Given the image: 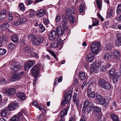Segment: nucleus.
I'll use <instances>...</instances> for the list:
<instances>
[{"label": "nucleus", "mask_w": 121, "mask_h": 121, "mask_svg": "<svg viewBox=\"0 0 121 121\" xmlns=\"http://www.w3.org/2000/svg\"><path fill=\"white\" fill-rule=\"evenodd\" d=\"M7 113L5 110H3L2 111L0 112L1 116L3 117H5L7 116Z\"/></svg>", "instance_id": "obj_38"}, {"label": "nucleus", "mask_w": 121, "mask_h": 121, "mask_svg": "<svg viewBox=\"0 0 121 121\" xmlns=\"http://www.w3.org/2000/svg\"><path fill=\"white\" fill-rule=\"evenodd\" d=\"M31 67L27 63L25 65V69L26 70H29Z\"/></svg>", "instance_id": "obj_59"}, {"label": "nucleus", "mask_w": 121, "mask_h": 121, "mask_svg": "<svg viewBox=\"0 0 121 121\" xmlns=\"http://www.w3.org/2000/svg\"><path fill=\"white\" fill-rule=\"evenodd\" d=\"M6 12L5 10H2L0 13V22L4 21L6 16Z\"/></svg>", "instance_id": "obj_15"}, {"label": "nucleus", "mask_w": 121, "mask_h": 121, "mask_svg": "<svg viewBox=\"0 0 121 121\" xmlns=\"http://www.w3.org/2000/svg\"><path fill=\"white\" fill-rule=\"evenodd\" d=\"M15 46L14 44L13 43L9 44L8 45V47L9 49H13L15 48Z\"/></svg>", "instance_id": "obj_45"}, {"label": "nucleus", "mask_w": 121, "mask_h": 121, "mask_svg": "<svg viewBox=\"0 0 121 121\" xmlns=\"http://www.w3.org/2000/svg\"><path fill=\"white\" fill-rule=\"evenodd\" d=\"M87 95L88 97L90 99L94 98L95 96V92H91V90L90 89H88Z\"/></svg>", "instance_id": "obj_20"}, {"label": "nucleus", "mask_w": 121, "mask_h": 121, "mask_svg": "<svg viewBox=\"0 0 121 121\" xmlns=\"http://www.w3.org/2000/svg\"><path fill=\"white\" fill-rule=\"evenodd\" d=\"M64 31V29L61 28L57 29L56 32L55 30H52L48 34L49 39L50 40L55 41L59 39V36L63 35Z\"/></svg>", "instance_id": "obj_1"}, {"label": "nucleus", "mask_w": 121, "mask_h": 121, "mask_svg": "<svg viewBox=\"0 0 121 121\" xmlns=\"http://www.w3.org/2000/svg\"><path fill=\"white\" fill-rule=\"evenodd\" d=\"M115 71L113 69H112L110 70L109 72V74L110 76H113V74L115 73Z\"/></svg>", "instance_id": "obj_50"}, {"label": "nucleus", "mask_w": 121, "mask_h": 121, "mask_svg": "<svg viewBox=\"0 0 121 121\" xmlns=\"http://www.w3.org/2000/svg\"><path fill=\"white\" fill-rule=\"evenodd\" d=\"M101 63L100 62L96 61L93 62L91 66L90 72L91 73H95L99 72L98 69L101 65Z\"/></svg>", "instance_id": "obj_3"}, {"label": "nucleus", "mask_w": 121, "mask_h": 121, "mask_svg": "<svg viewBox=\"0 0 121 121\" xmlns=\"http://www.w3.org/2000/svg\"><path fill=\"white\" fill-rule=\"evenodd\" d=\"M36 107L39 108V110L41 111L44 109V107L43 106L41 105L39 106V105H36Z\"/></svg>", "instance_id": "obj_53"}, {"label": "nucleus", "mask_w": 121, "mask_h": 121, "mask_svg": "<svg viewBox=\"0 0 121 121\" xmlns=\"http://www.w3.org/2000/svg\"><path fill=\"white\" fill-rule=\"evenodd\" d=\"M111 117L114 121H119V118L116 115L112 114L111 115Z\"/></svg>", "instance_id": "obj_28"}, {"label": "nucleus", "mask_w": 121, "mask_h": 121, "mask_svg": "<svg viewBox=\"0 0 121 121\" xmlns=\"http://www.w3.org/2000/svg\"><path fill=\"white\" fill-rule=\"evenodd\" d=\"M101 69L102 71L104 72L106 70V67L105 65H102L101 68Z\"/></svg>", "instance_id": "obj_62"}, {"label": "nucleus", "mask_w": 121, "mask_h": 121, "mask_svg": "<svg viewBox=\"0 0 121 121\" xmlns=\"http://www.w3.org/2000/svg\"><path fill=\"white\" fill-rule=\"evenodd\" d=\"M26 18L24 17H19L13 23V24L16 26L24 24L26 22Z\"/></svg>", "instance_id": "obj_8"}, {"label": "nucleus", "mask_w": 121, "mask_h": 121, "mask_svg": "<svg viewBox=\"0 0 121 121\" xmlns=\"http://www.w3.org/2000/svg\"><path fill=\"white\" fill-rule=\"evenodd\" d=\"M9 27V26L8 23L7 22H5L1 25L0 27H1V28H2V30H4L8 28Z\"/></svg>", "instance_id": "obj_31"}, {"label": "nucleus", "mask_w": 121, "mask_h": 121, "mask_svg": "<svg viewBox=\"0 0 121 121\" xmlns=\"http://www.w3.org/2000/svg\"><path fill=\"white\" fill-rule=\"evenodd\" d=\"M77 95V94L74 93V95L73 97V102L75 103L76 102V97Z\"/></svg>", "instance_id": "obj_63"}, {"label": "nucleus", "mask_w": 121, "mask_h": 121, "mask_svg": "<svg viewBox=\"0 0 121 121\" xmlns=\"http://www.w3.org/2000/svg\"><path fill=\"white\" fill-rule=\"evenodd\" d=\"M19 107V104L17 103L11 102L8 105L6 109L8 111L13 110L17 109Z\"/></svg>", "instance_id": "obj_9"}, {"label": "nucleus", "mask_w": 121, "mask_h": 121, "mask_svg": "<svg viewBox=\"0 0 121 121\" xmlns=\"http://www.w3.org/2000/svg\"><path fill=\"white\" fill-rule=\"evenodd\" d=\"M19 9L22 11L25 10L24 5L22 3H20L19 4Z\"/></svg>", "instance_id": "obj_34"}, {"label": "nucleus", "mask_w": 121, "mask_h": 121, "mask_svg": "<svg viewBox=\"0 0 121 121\" xmlns=\"http://www.w3.org/2000/svg\"><path fill=\"white\" fill-rule=\"evenodd\" d=\"M6 51L4 49L0 48V55H2L6 53Z\"/></svg>", "instance_id": "obj_52"}, {"label": "nucleus", "mask_w": 121, "mask_h": 121, "mask_svg": "<svg viewBox=\"0 0 121 121\" xmlns=\"http://www.w3.org/2000/svg\"><path fill=\"white\" fill-rule=\"evenodd\" d=\"M12 41L14 43H17L18 41V36L16 34L13 35L11 37Z\"/></svg>", "instance_id": "obj_22"}, {"label": "nucleus", "mask_w": 121, "mask_h": 121, "mask_svg": "<svg viewBox=\"0 0 121 121\" xmlns=\"http://www.w3.org/2000/svg\"><path fill=\"white\" fill-rule=\"evenodd\" d=\"M58 45V42L56 41L55 43H52V45L50 46V48H52V47L56 48L57 47Z\"/></svg>", "instance_id": "obj_43"}, {"label": "nucleus", "mask_w": 121, "mask_h": 121, "mask_svg": "<svg viewBox=\"0 0 121 121\" xmlns=\"http://www.w3.org/2000/svg\"><path fill=\"white\" fill-rule=\"evenodd\" d=\"M103 98V97L100 94H97L96 96V100L97 101V102H98Z\"/></svg>", "instance_id": "obj_39"}, {"label": "nucleus", "mask_w": 121, "mask_h": 121, "mask_svg": "<svg viewBox=\"0 0 121 121\" xmlns=\"http://www.w3.org/2000/svg\"><path fill=\"white\" fill-rule=\"evenodd\" d=\"M94 59V55L93 53H91L88 54L87 56L86 59V60L89 62H92Z\"/></svg>", "instance_id": "obj_16"}, {"label": "nucleus", "mask_w": 121, "mask_h": 121, "mask_svg": "<svg viewBox=\"0 0 121 121\" xmlns=\"http://www.w3.org/2000/svg\"><path fill=\"white\" fill-rule=\"evenodd\" d=\"M97 2V4L98 5L99 9H100L102 7V0H95Z\"/></svg>", "instance_id": "obj_35"}, {"label": "nucleus", "mask_w": 121, "mask_h": 121, "mask_svg": "<svg viewBox=\"0 0 121 121\" xmlns=\"http://www.w3.org/2000/svg\"><path fill=\"white\" fill-rule=\"evenodd\" d=\"M17 97L20 99L23 100L25 98V96L24 94L22 92L18 93L17 95Z\"/></svg>", "instance_id": "obj_24"}, {"label": "nucleus", "mask_w": 121, "mask_h": 121, "mask_svg": "<svg viewBox=\"0 0 121 121\" xmlns=\"http://www.w3.org/2000/svg\"><path fill=\"white\" fill-rule=\"evenodd\" d=\"M39 26L40 29L43 32H44V31L45 29L42 24H39Z\"/></svg>", "instance_id": "obj_54"}, {"label": "nucleus", "mask_w": 121, "mask_h": 121, "mask_svg": "<svg viewBox=\"0 0 121 121\" xmlns=\"http://www.w3.org/2000/svg\"><path fill=\"white\" fill-rule=\"evenodd\" d=\"M22 115V112H20L16 115L14 116L10 121H19V118L21 117Z\"/></svg>", "instance_id": "obj_17"}, {"label": "nucleus", "mask_w": 121, "mask_h": 121, "mask_svg": "<svg viewBox=\"0 0 121 121\" xmlns=\"http://www.w3.org/2000/svg\"><path fill=\"white\" fill-rule=\"evenodd\" d=\"M33 2L32 0H25V2L27 5H29L32 4Z\"/></svg>", "instance_id": "obj_56"}, {"label": "nucleus", "mask_w": 121, "mask_h": 121, "mask_svg": "<svg viewBox=\"0 0 121 121\" xmlns=\"http://www.w3.org/2000/svg\"><path fill=\"white\" fill-rule=\"evenodd\" d=\"M69 20L71 23H74L75 21V18L74 17L70 15L69 16Z\"/></svg>", "instance_id": "obj_44"}, {"label": "nucleus", "mask_w": 121, "mask_h": 121, "mask_svg": "<svg viewBox=\"0 0 121 121\" xmlns=\"http://www.w3.org/2000/svg\"><path fill=\"white\" fill-rule=\"evenodd\" d=\"M24 73L23 71H22L20 72L19 73L13 74L11 78V81L13 82L20 79L23 75Z\"/></svg>", "instance_id": "obj_10"}, {"label": "nucleus", "mask_w": 121, "mask_h": 121, "mask_svg": "<svg viewBox=\"0 0 121 121\" xmlns=\"http://www.w3.org/2000/svg\"><path fill=\"white\" fill-rule=\"evenodd\" d=\"M56 41H57L59 45H61L62 44L63 41L61 39H60L59 38V39L58 40L57 39L56 40Z\"/></svg>", "instance_id": "obj_61"}, {"label": "nucleus", "mask_w": 121, "mask_h": 121, "mask_svg": "<svg viewBox=\"0 0 121 121\" xmlns=\"http://www.w3.org/2000/svg\"><path fill=\"white\" fill-rule=\"evenodd\" d=\"M113 54L115 58L116 59H118L120 57V54L119 52L116 50L113 51Z\"/></svg>", "instance_id": "obj_26"}, {"label": "nucleus", "mask_w": 121, "mask_h": 121, "mask_svg": "<svg viewBox=\"0 0 121 121\" xmlns=\"http://www.w3.org/2000/svg\"><path fill=\"white\" fill-rule=\"evenodd\" d=\"M113 56L112 53H106L104 57V59L105 60L110 61L113 59Z\"/></svg>", "instance_id": "obj_14"}, {"label": "nucleus", "mask_w": 121, "mask_h": 121, "mask_svg": "<svg viewBox=\"0 0 121 121\" xmlns=\"http://www.w3.org/2000/svg\"><path fill=\"white\" fill-rule=\"evenodd\" d=\"M43 22L44 24L46 25H47L49 23V21L47 19H44Z\"/></svg>", "instance_id": "obj_64"}, {"label": "nucleus", "mask_w": 121, "mask_h": 121, "mask_svg": "<svg viewBox=\"0 0 121 121\" xmlns=\"http://www.w3.org/2000/svg\"><path fill=\"white\" fill-rule=\"evenodd\" d=\"M46 14V11L43 9L38 10L36 12V16L38 17L43 16Z\"/></svg>", "instance_id": "obj_13"}, {"label": "nucleus", "mask_w": 121, "mask_h": 121, "mask_svg": "<svg viewBox=\"0 0 121 121\" xmlns=\"http://www.w3.org/2000/svg\"><path fill=\"white\" fill-rule=\"evenodd\" d=\"M37 118L39 121H44L45 120V117L43 113L39 115Z\"/></svg>", "instance_id": "obj_23"}, {"label": "nucleus", "mask_w": 121, "mask_h": 121, "mask_svg": "<svg viewBox=\"0 0 121 121\" xmlns=\"http://www.w3.org/2000/svg\"><path fill=\"white\" fill-rule=\"evenodd\" d=\"M35 62L34 60H30L27 63L31 67L35 64Z\"/></svg>", "instance_id": "obj_42"}, {"label": "nucleus", "mask_w": 121, "mask_h": 121, "mask_svg": "<svg viewBox=\"0 0 121 121\" xmlns=\"http://www.w3.org/2000/svg\"><path fill=\"white\" fill-rule=\"evenodd\" d=\"M9 82L7 81L4 79H0V84H6Z\"/></svg>", "instance_id": "obj_37"}, {"label": "nucleus", "mask_w": 121, "mask_h": 121, "mask_svg": "<svg viewBox=\"0 0 121 121\" xmlns=\"http://www.w3.org/2000/svg\"><path fill=\"white\" fill-rule=\"evenodd\" d=\"M48 51L56 59V55L55 54L52 50H49Z\"/></svg>", "instance_id": "obj_55"}, {"label": "nucleus", "mask_w": 121, "mask_h": 121, "mask_svg": "<svg viewBox=\"0 0 121 121\" xmlns=\"http://www.w3.org/2000/svg\"><path fill=\"white\" fill-rule=\"evenodd\" d=\"M30 55L31 57H35L36 58H39V57L38 56L37 54L35 53H33V52L32 53H31Z\"/></svg>", "instance_id": "obj_51"}, {"label": "nucleus", "mask_w": 121, "mask_h": 121, "mask_svg": "<svg viewBox=\"0 0 121 121\" xmlns=\"http://www.w3.org/2000/svg\"><path fill=\"white\" fill-rule=\"evenodd\" d=\"M24 50L25 52L30 53L33 52L34 49L31 46L28 45L25 46Z\"/></svg>", "instance_id": "obj_18"}, {"label": "nucleus", "mask_w": 121, "mask_h": 121, "mask_svg": "<svg viewBox=\"0 0 121 121\" xmlns=\"http://www.w3.org/2000/svg\"><path fill=\"white\" fill-rule=\"evenodd\" d=\"M97 16L98 18L102 21H103L104 19L101 15L99 13L97 14Z\"/></svg>", "instance_id": "obj_60"}, {"label": "nucleus", "mask_w": 121, "mask_h": 121, "mask_svg": "<svg viewBox=\"0 0 121 121\" xmlns=\"http://www.w3.org/2000/svg\"><path fill=\"white\" fill-rule=\"evenodd\" d=\"M41 68V65L40 64H38L35 65L31 69L32 74L35 76H37L39 73V71Z\"/></svg>", "instance_id": "obj_7"}, {"label": "nucleus", "mask_w": 121, "mask_h": 121, "mask_svg": "<svg viewBox=\"0 0 121 121\" xmlns=\"http://www.w3.org/2000/svg\"><path fill=\"white\" fill-rule=\"evenodd\" d=\"M62 16L63 19L62 24L64 26H65L68 24L67 21L64 15H62Z\"/></svg>", "instance_id": "obj_29"}, {"label": "nucleus", "mask_w": 121, "mask_h": 121, "mask_svg": "<svg viewBox=\"0 0 121 121\" xmlns=\"http://www.w3.org/2000/svg\"><path fill=\"white\" fill-rule=\"evenodd\" d=\"M30 36L33 39L32 43L35 45L37 46L40 44L44 40V38L42 37L38 38H36L35 36L33 35H31Z\"/></svg>", "instance_id": "obj_6"}, {"label": "nucleus", "mask_w": 121, "mask_h": 121, "mask_svg": "<svg viewBox=\"0 0 121 121\" xmlns=\"http://www.w3.org/2000/svg\"><path fill=\"white\" fill-rule=\"evenodd\" d=\"M0 40L4 43H6L8 40V38L5 36H3L0 38Z\"/></svg>", "instance_id": "obj_40"}, {"label": "nucleus", "mask_w": 121, "mask_h": 121, "mask_svg": "<svg viewBox=\"0 0 121 121\" xmlns=\"http://www.w3.org/2000/svg\"><path fill=\"white\" fill-rule=\"evenodd\" d=\"M93 108H94V111L95 112H100L101 110V109L98 107L96 106H94V107Z\"/></svg>", "instance_id": "obj_48"}, {"label": "nucleus", "mask_w": 121, "mask_h": 121, "mask_svg": "<svg viewBox=\"0 0 121 121\" xmlns=\"http://www.w3.org/2000/svg\"><path fill=\"white\" fill-rule=\"evenodd\" d=\"M15 90L14 88H11L6 90V93L7 95L8 96H10L15 93Z\"/></svg>", "instance_id": "obj_19"}, {"label": "nucleus", "mask_w": 121, "mask_h": 121, "mask_svg": "<svg viewBox=\"0 0 121 121\" xmlns=\"http://www.w3.org/2000/svg\"><path fill=\"white\" fill-rule=\"evenodd\" d=\"M98 82L99 87H102L104 89H109L111 87V84L109 83L106 82L103 78L99 79Z\"/></svg>", "instance_id": "obj_5"}, {"label": "nucleus", "mask_w": 121, "mask_h": 121, "mask_svg": "<svg viewBox=\"0 0 121 121\" xmlns=\"http://www.w3.org/2000/svg\"><path fill=\"white\" fill-rule=\"evenodd\" d=\"M11 68L12 69L15 71H18L21 69V67L19 64L16 62L12 63Z\"/></svg>", "instance_id": "obj_11"}, {"label": "nucleus", "mask_w": 121, "mask_h": 121, "mask_svg": "<svg viewBox=\"0 0 121 121\" xmlns=\"http://www.w3.org/2000/svg\"><path fill=\"white\" fill-rule=\"evenodd\" d=\"M79 76L82 80H84L86 78L85 73H84L80 72L79 73Z\"/></svg>", "instance_id": "obj_30"}, {"label": "nucleus", "mask_w": 121, "mask_h": 121, "mask_svg": "<svg viewBox=\"0 0 121 121\" xmlns=\"http://www.w3.org/2000/svg\"><path fill=\"white\" fill-rule=\"evenodd\" d=\"M90 103H92L91 102L90 103L89 101L88 100H86L84 101L83 106L85 107H88L89 106Z\"/></svg>", "instance_id": "obj_41"}, {"label": "nucleus", "mask_w": 121, "mask_h": 121, "mask_svg": "<svg viewBox=\"0 0 121 121\" xmlns=\"http://www.w3.org/2000/svg\"><path fill=\"white\" fill-rule=\"evenodd\" d=\"M99 21L98 20H96L95 22H94L92 24V26H95L98 25L99 22Z\"/></svg>", "instance_id": "obj_58"}, {"label": "nucleus", "mask_w": 121, "mask_h": 121, "mask_svg": "<svg viewBox=\"0 0 121 121\" xmlns=\"http://www.w3.org/2000/svg\"><path fill=\"white\" fill-rule=\"evenodd\" d=\"M56 22H60L61 19V16L60 14H58L56 15Z\"/></svg>", "instance_id": "obj_49"}, {"label": "nucleus", "mask_w": 121, "mask_h": 121, "mask_svg": "<svg viewBox=\"0 0 121 121\" xmlns=\"http://www.w3.org/2000/svg\"><path fill=\"white\" fill-rule=\"evenodd\" d=\"M105 101L106 100L105 99L103 98L98 103L100 104L103 105L105 104Z\"/></svg>", "instance_id": "obj_47"}, {"label": "nucleus", "mask_w": 121, "mask_h": 121, "mask_svg": "<svg viewBox=\"0 0 121 121\" xmlns=\"http://www.w3.org/2000/svg\"><path fill=\"white\" fill-rule=\"evenodd\" d=\"M68 93L65 94L64 100L61 101V106H62L64 105L66 103L68 104L72 96L73 91L71 89L68 90Z\"/></svg>", "instance_id": "obj_2"}, {"label": "nucleus", "mask_w": 121, "mask_h": 121, "mask_svg": "<svg viewBox=\"0 0 121 121\" xmlns=\"http://www.w3.org/2000/svg\"><path fill=\"white\" fill-rule=\"evenodd\" d=\"M85 10V6L84 4H82L80 6L79 10L80 13H83V11Z\"/></svg>", "instance_id": "obj_32"}, {"label": "nucleus", "mask_w": 121, "mask_h": 121, "mask_svg": "<svg viewBox=\"0 0 121 121\" xmlns=\"http://www.w3.org/2000/svg\"><path fill=\"white\" fill-rule=\"evenodd\" d=\"M112 10L111 9L108 12H107V17L108 18L111 17L112 16Z\"/></svg>", "instance_id": "obj_46"}, {"label": "nucleus", "mask_w": 121, "mask_h": 121, "mask_svg": "<svg viewBox=\"0 0 121 121\" xmlns=\"http://www.w3.org/2000/svg\"><path fill=\"white\" fill-rule=\"evenodd\" d=\"M69 108V107L68 106L66 108H65L59 113L58 117L60 116L61 118H64L67 114V112Z\"/></svg>", "instance_id": "obj_12"}, {"label": "nucleus", "mask_w": 121, "mask_h": 121, "mask_svg": "<svg viewBox=\"0 0 121 121\" xmlns=\"http://www.w3.org/2000/svg\"><path fill=\"white\" fill-rule=\"evenodd\" d=\"M118 40L116 43L117 46H120L121 45V36H120L117 38Z\"/></svg>", "instance_id": "obj_36"}, {"label": "nucleus", "mask_w": 121, "mask_h": 121, "mask_svg": "<svg viewBox=\"0 0 121 121\" xmlns=\"http://www.w3.org/2000/svg\"><path fill=\"white\" fill-rule=\"evenodd\" d=\"M34 11L32 10L30 12L29 16L30 17L32 18L34 17Z\"/></svg>", "instance_id": "obj_57"}, {"label": "nucleus", "mask_w": 121, "mask_h": 121, "mask_svg": "<svg viewBox=\"0 0 121 121\" xmlns=\"http://www.w3.org/2000/svg\"><path fill=\"white\" fill-rule=\"evenodd\" d=\"M74 9H67L65 12V14L67 16H69L74 13Z\"/></svg>", "instance_id": "obj_25"}, {"label": "nucleus", "mask_w": 121, "mask_h": 121, "mask_svg": "<svg viewBox=\"0 0 121 121\" xmlns=\"http://www.w3.org/2000/svg\"><path fill=\"white\" fill-rule=\"evenodd\" d=\"M119 79V73L116 72L113 75L112 78V81L116 83Z\"/></svg>", "instance_id": "obj_21"}, {"label": "nucleus", "mask_w": 121, "mask_h": 121, "mask_svg": "<svg viewBox=\"0 0 121 121\" xmlns=\"http://www.w3.org/2000/svg\"><path fill=\"white\" fill-rule=\"evenodd\" d=\"M101 49L100 43L98 42H95L91 45L90 47L91 50L95 54H98Z\"/></svg>", "instance_id": "obj_4"}, {"label": "nucleus", "mask_w": 121, "mask_h": 121, "mask_svg": "<svg viewBox=\"0 0 121 121\" xmlns=\"http://www.w3.org/2000/svg\"><path fill=\"white\" fill-rule=\"evenodd\" d=\"M121 13V4H118L117 8L116 13L117 15L120 14Z\"/></svg>", "instance_id": "obj_33"}, {"label": "nucleus", "mask_w": 121, "mask_h": 121, "mask_svg": "<svg viewBox=\"0 0 121 121\" xmlns=\"http://www.w3.org/2000/svg\"><path fill=\"white\" fill-rule=\"evenodd\" d=\"M88 107H86V109L88 113L90 112L91 111L92 108L94 107V105L92 103H90Z\"/></svg>", "instance_id": "obj_27"}]
</instances>
